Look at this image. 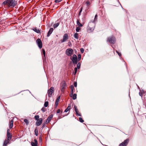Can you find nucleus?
Instances as JSON below:
<instances>
[{"label":"nucleus","mask_w":146,"mask_h":146,"mask_svg":"<svg viewBox=\"0 0 146 146\" xmlns=\"http://www.w3.org/2000/svg\"><path fill=\"white\" fill-rule=\"evenodd\" d=\"M59 23H57L53 25V27L55 28L57 27L59 25Z\"/></svg>","instance_id":"obj_27"},{"label":"nucleus","mask_w":146,"mask_h":146,"mask_svg":"<svg viewBox=\"0 0 146 146\" xmlns=\"http://www.w3.org/2000/svg\"><path fill=\"white\" fill-rule=\"evenodd\" d=\"M36 42L38 47L40 49L42 48V44L41 40L39 38L36 40Z\"/></svg>","instance_id":"obj_8"},{"label":"nucleus","mask_w":146,"mask_h":146,"mask_svg":"<svg viewBox=\"0 0 146 146\" xmlns=\"http://www.w3.org/2000/svg\"><path fill=\"white\" fill-rule=\"evenodd\" d=\"M62 0H55V2L56 3H58L61 2Z\"/></svg>","instance_id":"obj_39"},{"label":"nucleus","mask_w":146,"mask_h":146,"mask_svg":"<svg viewBox=\"0 0 146 146\" xmlns=\"http://www.w3.org/2000/svg\"><path fill=\"white\" fill-rule=\"evenodd\" d=\"M81 55L80 54H79L78 55V58L77 59V60H78V61H80L81 59Z\"/></svg>","instance_id":"obj_36"},{"label":"nucleus","mask_w":146,"mask_h":146,"mask_svg":"<svg viewBox=\"0 0 146 146\" xmlns=\"http://www.w3.org/2000/svg\"><path fill=\"white\" fill-rule=\"evenodd\" d=\"M42 53L44 55V57H45V53H46L45 50L43 49H42Z\"/></svg>","instance_id":"obj_35"},{"label":"nucleus","mask_w":146,"mask_h":146,"mask_svg":"<svg viewBox=\"0 0 146 146\" xmlns=\"http://www.w3.org/2000/svg\"><path fill=\"white\" fill-rule=\"evenodd\" d=\"M68 34L67 33L65 34L63 36V39L60 40L61 42L62 43L66 42L68 39Z\"/></svg>","instance_id":"obj_6"},{"label":"nucleus","mask_w":146,"mask_h":146,"mask_svg":"<svg viewBox=\"0 0 146 146\" xmlns=\"http://www.w3.org/2000/svg\"><path fill=\"white\" fill-rule=\"evenodd\" d=\"M31 145L32 146H38V142L37 140L34 139V142H31Z\"/></svg>","instance_id":"obj_14"},{"label":"nucleus","mask_w":146,"mask_h":146,"mask_svg":"<svg viewBox=\"0 0 146 146\" xmlns=\"http://www.w3.org/2000/svg\"><path fill=\"white\" fill-rule=\"evenodd\" d=\"M54 90V88L53 87H51L50 88L48 91V96L50 97L51 96L52 94L53 93Z\"/></svg>","instance_id":"obj_7"},{"label":"nucleus","mask_w":146,"mask_h":146,"mask_svg":"<svg viewBox=\"0 0 146 146\" xmlns=\"http://www.w3.org/2000/svg\"><path fill=\"white\" fill-rule=\"evenodd\" d=\"M98 19V15L97 14L95 16V18L94 19V22L95 23V22L96 21L97 19Z\"/></svg>","instance_id":"obj_30"},{"label":"nucleus","mask_w":146,"mask_h":146,"mask_svg":"<svg viewBox=\"0 0 146 146\" xmlns=\"http://www.w3.org/2000/svg\"><path fill=\"white\" fill-rule=\"evenodd\" d=\"M80 50H81V52H82V53H83V52H84V50L83 49H82V48L81 49H80Z\"/></svg>","instance_id":"obj_45"},{"label":"nucleus","mask_w":146,"mask_h":146,"mask_svg":"<svg viewBox=\"0 0 146 146\" xmlns=\"http://www.w3.org/2000/svg\"><path fill=\"white\" fill-rule=\"evenodd\" d=\"M72 98L73 100H75L77 98V95L76 94H74L73 95L72 94Z\"/></svg>","instance_id":"obj_25"},{"label":"nucleus","mask_w":146,"mask_h":146,"mask_svg":"<svg viewBox=\"0 0 146 146\" xmlns=\"http://www.w3.org/2000/svg\"><path fill=\"white\" fill-rule=\"evenodd\" d=\"M91 1H87L86 2V3L87 5V6L89 7L90 4H91Z\"/></svg>","instance_id":"obj_26"},{"label":"nucleus","mask_w":146,"mask_h":146,"mask_svg":"<svg viewBox=\"0 0 146 146\" xmlns=\"http://www.w3.org/2000/svg\"><path fill=\"white\" fill-rule=\"evenodd\" d=\"M74 71H75V73H74V74L75 75L77 72V68H75Z\"/></svg>","instance_id":"obj_40"},{"label":"nucleus","mask_w":146,"mask_h":146,"mask_svg":"<svg viewBox=\"0 0 146 146\" xmlns=\"http://www.w3.org/2000/svg\"><path fill=\"white\" fill-rule=\"evenodd\" d=\"M82 8H81V10H80V13L82 12Z\"/></svg>","instance_id":"obj_46"},{"label":"nucleus","mask_w":146,"mask_h":146,"mask_svg":"<svg viewBox=\"0 0 146 146\" xmlns=\"http://www.w3.org/2000/svg\"><path fill=\"white\" fill-rule=\"evenodd\" d=\"M42 119L39 118L38 120L37 121L36 123V124L37 126H39L42 123Z\"/></svg>","instance_id":"obj_13"},{"label":"nucleus","mask_w":146,"mask_h":146,"mask_svg":"<svg viewBox=\"0 0 146 146\" xmlns=\"http://www.w3.org/2000/svg\"><path fill=\"white\" fill-rule=\"evenodd\" d=\"M74 108L75 111L76 112V115L77 116H81V115L79 113V111L77 108V107L76 106H74Z\"/></svg>","instance_id":"obj_12"},{"label":"nucleus","mask_w":146,"mask_h":146,"mask_svg":"<svg viewBox=\"0 0 146 146\" xmlns=\"http://www.w3.org/2000/svg\"><path fill=\"white\" fill-rule=\"evenodd\" d=\"M48 102H46L44 104V106L45 107H47L48 106Z\"/></svg>","instance_id":"obj_32"},{"label":"nucleus","mask_w":146,"mask_h":146,"mask_svg":"<svg viewBox=\"0 0 146 146\" xmlns=\"http://www.w3.org/2000/svg\"><path fill=\"white\" fill-rule=\"evenodd\" d=\"M79 121L82 123L84 121V120L82 119V118L81 117H79Z\"/></svg>","instance_id":"obj_37"},{"label":"nucleus","mask_w":146,"mask_h":146,"mask_svg":"<svg viewBox=\"0 0 146 146\" xmlns=\"http://www.w3.org/2000/svg\"><path fill=\"white\" fill-rule=\"evenodd\" d=\"M71 108V103L68 104V106L67 107V109H66L64 111V112H67L68 111H69Z\"/></svg>","instance_id":"obj_17"},{"label":"nucleus","mask_w":146,"mask_h":146,"mask_svg":"<svg viewBox=\"0 0 146 146\" xmlns=\"http://www.w3.org/2000/svg\"><path fill=\"white\" fill-rule=\"evenodd\" d=\"M53 116L52 115H50L49 116V117L47 118L45 122L47 124L52 119Z\"/></svg>","instance_id":"obj_11"},{"label":"nucleus","mask_w":146,"mask_h":146,"mask_svg":"<svg viewBox=\"0 0 146 146\" xmlns=\"http://www.w3.org/2000/svg\"><path fill=\"white\" fill-rule=\"evenodd\" d=\"M60 112V109H58L57 110V113H59Z\"/></svg>","instance_id":"obj_43"},{"label":"nucleus","mask_w":146,"mask_h":146,"mask_svg":"<svg viewBox=\"0 0 146 146\" xmlns=\"http://www.w3.org/2000/svg\"><path fill=\"white\" fill-rule=\"evenodd\" d=\"M80 67V64L79 63L77 65V68L78 69H79Z\"/></svg>","instance_id":"obj_38"},{"label":"nucleus","mask_w":146,"mask_h":146,"mask_svg":"<svg viewBox=\"0 0 146 146\" xmlns=\"http://www.w3.org/2000/svg\"><path fill=\"white\" fill-rule=\"evenodd\" d=\"M39 116L38 115H36L35 116V118L36 120H38L39 119Z\"/></svg>","instance_id":"obj_33"},{"label":"nucleus","mask_w":146,"mask_h":146,"mask_svg":"<svg viewBox=\"0 0 146 146\" xmlns=\"http://www.w3.org/2000/svg\"><path fill=\"white\" fill-rule=\"evenodd\" d=\"M33 30L37 33H40V31L36 27L33 29Z\"/></svg>","instance_id":"obj_22"},{"label":"nucleus","mask_w":146,"mask_h":146,"mask_svg":"<svg viewBox=\"0 0 146 146\" xmlns=\"http://www.w3.org/2000/svg\"><path fill=\"white\" fill-rule=\"evenodd\" d=\"M116 52L118 54V55L119 56H120L121 55V53L119 52H118L117 50L116 51Z\"/></svg>","instance_id":"obj_41"},{"label":"nucleus","mask_w":146,"mask_h":146,"mask_svg":"<svg viewBox=\"0 0 146 146\" xmlns=\"http://www.w3.org/2000/svg\"><path fill=\"white\" fill-rule=\"evenodd\" d=\"M24 121L26 125H28L29 123V121L27 119H25Z\"/></svg>","instance_id":"obj_28"},{"label":"nucleus","mask_w":146,"mask_h":146,"mask_svg":"<svg viewBox=\"0 0 146 146\" xmlns=\"http://www.w3.org/2000/svg\"><path fill=\"white\" fill-rule=\"evenodd\" d=\"M46 110V109L44 107H43L41 109V110L42 111H43V112L45 111Z\"/></svg>","instance_id":"obj_34"},{"label":"nucleus","mask_w":146,"mask_h":146,"mask_svg":"<svg viewBox=\"0 0 146 146\" xmlns=\"http://www.w3.org/2000/svg\"><path fill=\"white\" fill-rule=\"evenodd\" d=\"M53 31V28H51L49 30L47 36L48 37L49 36H50V35L52 33Z\"/></svg>","instance_id":"obj_15"},{"label":"nucleus","mask_w":146,"mask_h":146,"mask_svg":"<svg viewBox=\"0 0 146 146\" xmlns=\"http://www.w3.org/2000/svg\"><path fill=\"white\" fill-rule=\"evenodd\" d=\"M61 91L63 92L64 90L66 88V83L65 82H63L61 84Z\"/></svg>","instance_id":"obj_10"},{"label":"nucleus","mask_w":146,"mask_h":146,"mask_svg":"<svg viewBox=\"0 0 146 146\" xmlns=\"http://www.w3.org/2000/svg\"><path fill=\"white\" fill-rule=\"evenodd\" d=\"M129 142V139H127L125 140L123 142L121 143L119 145V146H126L127 144Z\"/></svg>","instance_id":"obj_9"},{"label":"nucleus","mask_w":146,"mask_h":146,"mask_svg":"<svg viewBox=\"0 0 146 146\" xmlns=\"http://www.w3.org/2000/svg\"><path fill=\"white\" fill-rule=\"evenodd\" d=\"M107 41L110 43L114 44L115 42L116 39L114 36H111L108 38Z\"/></svg>","instance_id":"obj_3"},{"label":"nucleus","mask_w":146,"mask_h":146,"mask_svg":"<svg viewBox=\"0 0 146 146\" xmlns=\"http://www.w3.org/2000/svg\"><path fill=\"white\" fill-rule=\"evenodd\" d=\"M66 54L68 56H71L74 53L73 50L71 48H69L66 50Z\"/></svg>","instance_id":"obj_4"},{"label":"nucleus","mask_w":146,"mask_h":146,"mask_svg":"<svg viewBox=\"0 0 146 146\" xmlns=\"http://www.w3.org/2000/svg\"><path fill=\"white\" fill-rule=\"evenodd\" d=\"M71 89V94H70V96L71 97L72 96L74 92V86L72 85L71 86H70Z\"/></svg>","instance_id":"obj_16"},{"label":"nucleus","mask_w":146,"mask_h":146,"mask_svg":"<svg viewBox=\"0 0 146 146\" xmlns=\"http://www.w3.org/2000/svg\"><path fill=\"white\" fill-rule=\"evenodd\" d=\"M10 133V130L9 129H7V133Z\"/></svg>","instance_id":"obj_44"},{"label":"nucleus","mask_w":146,"mask_h":146,"mask_svg":"<svg viewBox=\"0 0 146 146\" xmlns=\"http://www.w3.org/2000/svg\"><path fill=\"white\" fill-rule=\"evenodd\" d=\"M95 23L94 22H90L89 23L87 27V31L90 33L93 32L95 28Z\"/></svg>","instance_id":"obj_2"},{"label":"nucleus","mask_w":146,"mask_h":146,"mask_svg":"<svg viewBox=\"0 0 146 146\" xmlns=\"http://www.w3.org/2000/svg\"><path fill=\"white\" fill-rule=\"evenodd\" d=\"M7 139L10 140L11 139V135L10 133H7Z\"/></svg>","instance_id":"obj_18"},{"label":"nucleus","mask_w":146,"mask_h":146,"mask_svg":"<svg viewBox=\"0 0 146 146\" xmlns=\"http://www.w3.org/2000/svg\"><path fill=\"white\" fill-rule=\"evenodd\" d=\"M13 120L12 119L10 122L9 125V128H11L13 127Z\"/></svg>","instance_id":"obj_20"},{"label":"nucleus","mask_w":146,"mask_h":146,"mask_svg":"<svg viewBox=\"0 0 146 146\" xmlns=\"http://www.w3.org/2000/svg\"><path fill=\"white\" fill-rule=\"evenodd\" d=\"M60 96H59L56 99V101L55 102V105L56 106H57L58 105V102H59V100L60 99Z\"/></svg>","instance_id":"obj_21"},{"label":"nucleus","mask_w":146,"mask_h":146,"mask_svg":"<svg viewBox=\"0 0 146 146\" xmlns=\"http://www.w3.org/2000/svg\"><path fill=\"white\" fill-rule=\"evenodd\" d=\"M35 134L36 135V136H38V129H35Z\"/></svg>","instance_id":"obj_29"},{"label":"nucleus","mask_w":146,"mask_h":146,"mask_svg":"<svg viewBox=\"0 0 146 146\" xmlns=\"http://www.w3.org/2000/svg\"><path fill=\"white\" fill-rule=\"evenodd\" d=\"M70 59L74 64H76L77 63V57L76 54L73 55L72 56H71Z\"/></svg>","instance_id":"obj_5"},{"label":"nucleus","mask_w":146,"mask_h":146,"mask_svg":"<svg viewBox=\"0 0 146 146\" xmlns=\"http://www.w3.org/2000/svg\"><path fill=\"white\" fill-rule=\"evenodd\" d=\"M81 30V28L79 27H76V31L77 32H79V31Z\"/></svg>","instance_id":"obj_31"},{"label":"nucleus","mask_w":146,"mask_h":146,"mask_svg":"<svg viewBox=\"0 0 146 146\" xmlns=\"http://www.w3.org/2000/svg\"><path fill=\"white\" fill-rule=\"evenodd\" d=\"M10 140H9L7 139H5L4 141L3 146H7L8 143H9Z\"/></svg>","instance_id":"obj_19"},{"label":"nucleus","mask_w":146,"mask_h":146,"mask_svg":"<svg viewBox=\"0 0 146 146\" xmlns=\"http://www.w3.org/2000/svg\"><path fill=\"white\" fill-rule=\"evenodd\" d=\"M74 37L75 38L77 39H78L79 38V36L78 35V33H75L74 35Z\"/></svg>","instance_id":"obj_24"},{"label":"nucleus","mask_w":146,"mask_h":146,"mask_svg":"<svg viewBox=\"0 0 146 146\" xmlns=\"http://www.w3.org/2000/svg\"><path fill=\"white\" fill-rule=\"evenodd\" d=\"M77 85V84L76 82H75L74 83V85L75 86V87H76Z\"/></svg>","instance_id":"obj_42"},{"label":"nucleus","mask_w":146,"mask_h":146,"mask_svg":"<svg viewBox=\"0 0 146 146\" xmlns=\"http://www.w3.org/2000/svg\"><path fill=\"white\" fill-rule=\"evenodd\" d=\"M17 4V2L15 0H6L4 1L2 4L3 7L7 9L14 7Z\"/></svg>","instance_id":"obj_1"},{"label":"nucleus","mask_w":146,"mask_h":146,"mask_svg":"<svg viewBox=\"0 0 146 146\" xmlns=\"http://www.w3.org/2000/svg\"><path fill=\"white\" fill-rule=\"evenodd\" d=\"M76 23L78 27H82L83 25H82L80 23L78 20H77L76 21Z\"/></svg>","instance_id":"obj_23"}]
</instances>
